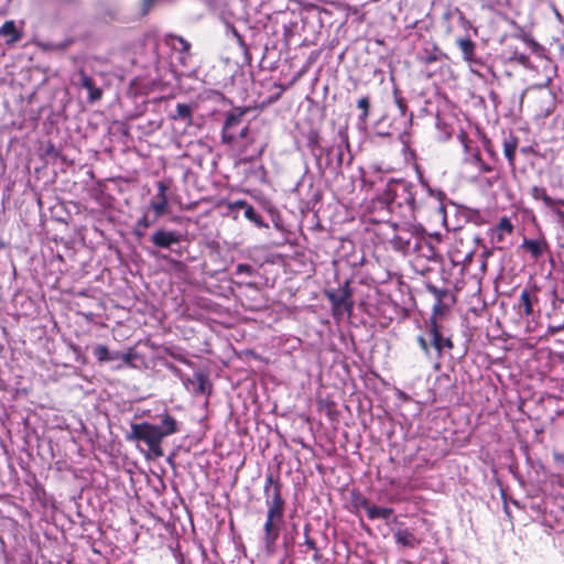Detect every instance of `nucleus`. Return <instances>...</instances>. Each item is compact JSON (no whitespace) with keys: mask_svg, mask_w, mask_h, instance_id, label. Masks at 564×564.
<instances>
[{"mask_svg":"<svg viewBox=\"0 0 564 564\" xmlns=\"http://www.w3.org/2000/svg\"><path fill=\"white\" fill-rule=\"evenodd\" d=\"M282 489L283 484L278 475L274 476L272 473L265 475L263 496L267 513L262 541L268 554L275 551L276 541L284 524L286 500L282 495Z\"/></svg>","mask_w":564,"mask_h":564,"instance_id":"f257e3e1","label":"nucleus"},{"mask_svg":"<svg viewBox=\"0 0 564 564\" xmlns=\"http://www.w3.org/2000/svg\"><path fill=\"white\" fill-rule=\"evenodd\" d=\"M384 192L394 214L403 219H415L419 209L415 184L403 178H391L387 183Z\"/></svg>","mask_w":564,"mask_h":564,"instance_id":"f03ea898","label":"nucleus"},{"mask_svg":"<svg viewBox=\"0 0 564 564\" xmlns=\"http://www.w3.org/2000/svg\"><path fill=\"white\" fill-rule=\"evenodd\" d=\"M376 235L380 242L389 245L394 251L402 254L413 250L417 231L409 226H398L394 223H384L379 226Z\"/></svg>","mask_w":564,"mask_h":564,"instance_id":"7ed1b4c3","label":"nucleus"},{"mask_svg":"<svg viewBox=\"0 0 564 564\" xmlns=\"http://www.w3.org/2000/svg\"><path fill=\"white\" fill-rule=\"evenodd\" d=\"M126 438L127 441H142L155 456L160 457L163 455L161 444L164 434L161 433L158 425L148 422L132 423L131 432Z\"/></svg>","mask_w":564,"mask_h":564,"instance_id":"20e7f679","label":"nucleus"},{"mask_svg":"<svg viewBox=\"0 0 564 564\" xmlns=\"http://www.w3.org/2000/svg\"><path fill=\"white\" fill-rule=\"evenodd\" d=\"M326 296L332 304L333 314L335 316L343 315L344 313L350 315L352 313V292L348 280L338 289L327 291Z\"/></svg>","mask_w":564,"mask_h":564,"instance_id":"39448f33","label":"nucleus"},{"mask_svg":"<svg viewBox=\"0 0 564 564\" xmlns=\"http://www.w3.org/2000/svg\"><path fill=\"white\" fill-rule=\"evenodd\" d=\"M249 111L246 107L234 108L226 115L225 122L221 128V142L227 145H232L237 142V131L240 129L243 116Z\"/></svg>","mask_w":564,"mask_h":564,"instance_id":"423d86ee","label":"nucleus"},{"mask_svg":"<svg viewBox=\"0 0 564 564\" xmlns=\"http://www.w3.org/2000/svg\"><path fill=\"white\" fill-rule=\"evenodd\" d=\"M366 214L369 218V221L379 224L380 226L384 223H391L389 220V216L394 214V212L392 210L390 200H388L386 197L384 191L367 203Z\"/></svg>","mask_w":564,"mask_h":564,"instance_id":"0eeeda50","label":"nucleus"},{"mask_svg":"<svg viewBox=\"0 0 564 564\" xmlns=\"http://www.w3.org/2000/svg\"><path fill=\"white\" fill-rule=\"evenodd\" d=\"M427 334L438 358L442 357L444 351H449L454 348L452 335H446L444 327L434 317H430L427 322Z\"/></svg>","mask_w":564,"mask_h":564,"instance_id":"6e6552de","label":"nucleus"},{"mask_svg":"<svg viewBox=\"0 0 564 564\" xmlns=\"http://www.w3.org/2000/svg\"><path fill=\"white\" fill-rule=\"evenodd\" d=\"M232 145L238 147L242 163H251L264 154L268 143L262 142L257 144L256 133H253L243 141L237 139V142Z\"/></svg>","mask_w":564,"mask_h":564,"instance_id":"1a4fd4ad","label":"nucleus"},{"mask_svg":"<svg viewBox=\"0 0 564 564\" xmlns=\"http://www.w3.org/2000/svg\"><path fill=\"white\" fill-rule=\"evenodd\" d=\"M474 249L464 241L456 238L448 250V258L454 267L460 265L465 270L473 261Z\"/></svg>","mask_w":564,"mask_h":564,"instance_id":"9d476101","label":"nucleus"},{"mask_svg":"<svg viewBox=\"0 0 564 564\" xmlns=\"http://www.w3.org/2000/svg\"><path fill=\"white\" fill-rule=\"evenodd\" d=\"M514 226L511 223L510 218L503 216L499 219L498 224L490 229L489 236L491 242L498 248L503 249V242L507 236H511L513 234Z\"/></svg>","mask_w":564,"mask_h":564,"instance_id":"9b49d317","label":"nucleus"},{"mask_svg":"<svg viewBox=\"0 0 564 564\" xmlns=\"http://www.w3.org/2000/svg\"><path fill=\"white\" fill-rule=\"evenodd\" d=\"M156 187L158 193L150 202V208L154 212V220H158L162 215H164L169 208V185L163 181H160L156 183Z\"/></svg>","mask_w":564,"mask_h":564,"instance_id":"f8f14e48","label":"nucleus"},{"mask_svg":"<svg viewBox=\"0 0 564 564\" xmlns=\"http://www.w3.org/2000/svg\"><path fill=\"white\" fill-rule=\"evenodd\" d=\"M151 240L155 247L169 249L172 245L182 240V235L175 230L159 229L153 232Z\"/></svg>","mask_w":564,"mask_h":564,"instance_id":"ddd939ff","label":"nucleus"},{"mask_svg":"<svg viewBox=\"0 0 564 564\" xmlns=\"http://www.w3.org/2000/svg\"><path fill=\"white\" fill-rule=\"evenodd\" d=\"M521 248L528 251L534 261H538L544 253L550 252V245L544 237L539 239H523Z\"/></svg>","mask_w":564,"mask_h":564,"instance_id":"4468645a","label":"nucleus"},{"mask_svg":"<svg viewBox=\"0 0 564 564\" xmlns=\"http://www.w3.org/2000/svg\"><path fill=\"white\" fill-rule=\"evenodd\" d=\"M446 57L436 43H427L417 54L420 64L429 66Z\"/></svg>","mask_w":564,"mask_h":564,"instance_id":"2eb2a0df","label":"nucleus"},{"mask_svg":"<svg viewBox=\"0 0 564 564\" xmlns=\"http://www.w3.org/2000/svg\"><path fill=\"white\" fill-rule=\"evenodd\" d=\"M165 43L181 54L180 62L181 64H185L186 58L191 55V43L183 36L175 34L166 35Z\"/></svg>","mask_w":564,"mask_h":564,"instance_id":"dca6fc26","label":"nucleus"},{"mask_svg":"<svg viewBox=\"0 0 564 564\" xmlns=\"http://www.w3.org/2000/svg\"><path fill=\"white\" fill-rule=\"evenodd\" d=\"M538 288L535 285L523 289L519 297V307L522 310L524 316L533 314V305L538 303Z\"/></svg>","mask_w":564,"mask_h":564,"instance_id":"f3484780","label":"nucleus"},{"mask_svg":"<svg viewBox=\"0 0 564 564\" xmlns=\"http://www.w3.org/2000/svg\"><path fill=\"white\" fill-rule=\"evenodd\" d=\"M79 82L78 84L88 91V101L96 102L102 97V89L98 87L95 80L86 74L84 69H79Z\"/></svg>","mask_w":564,"mask_h":564,"instance_id":"a211bd4d","label":"nucleus"},{"mask_svg":"<svg viewBox=\"0 0 564 564\" xmlns=\"http://www.w3.org/2000/svg\"><path fill=\"white\" fill-rule=\"evenodd\" d=\"M0 36L4 39L7 45H13L23 37V32L18 30L13 20H8L0 28Z\"/></svg>","mask_w":564,"mask_h":564,"instance_id":"6ab92c4d","label":"nucleus"},{"mask_svg":"<svg viewBox=\"0 0 564 564\" xmlns=\"http://www.w3.org/2000/svg\"><path fill=\"white\" fill-rule=\"evenodd\" d=\"M456 45L460 50L463 59L467 63H476V43L470 37H458Z\"/></svg>","mask_w":564,"mask_h":564,"instance_id":"aec40b11","label":"nucleus"},{"mask_svg":"<svg viewBox=\"0 0 564 564\" xmlns=\"http://www.w3.org/2000/svg\"><path fill=\"white\" fill-rule=\"evenodd\" d=\"M413 251L422 254L427 259H433L437 256L435 247L423 235L419 232L413 245Z\"/></svg>","mask_w":564,"mask_h":564,"instance_id":"412c9836","label":"nucleus"},{"mask_svg":"<svg viewBox=\"0 0 564 564\" xmlns=\"http://www.w3.org/2000/svg\"><path fill=\"white\" fill-rule=\"evenodd\" d=\"M361 506L366 509L367 517L370 520H375V519H384V520H387L393 513V509L392 508H383V507H378L376 505H370L367 499L362 500Z\"/></svg>","mask_w":564,"mask_h":564,"instance_id":"4be33fe9","label":"nucleus"},{"mask_svg":"<svg viewBox=\"0 0 564 564\" xmlns=\"http://www.w3.org/2000/svg\"><path fill=\"white\" fill-rule=\"evenodd\" d=\"M519 139L512 133L503 140V154L508 160V164L511 169L516 167V151L518 148Z\"/></svg>","mask_w":564,"mask_h":564,"instance_id":"5701e85b","label":"nucleus"},{"mask_svg":"<svg viewBox=\"0 0 564 564\" xmlns=\"http://www.w3.org/2000/svg\"><path fill=\"white\" fill-rule=\"evenodd\" d=\"M93 354L99 362H106L120 358L119 354L111 355L105 345H97L94 348ZM121 358L124 360V362L129 364L131 361V354H123Z\"/></svg>","mask_w":564,"mask_h":564,"instance_id":"b1692460","label":"nucleus"},{"mask_svg":"<svg viewBox=\"0 0 564 564\" xmlns=\"http://www.w3.org/2000/svg\"><path fill=\"white\" fill-rule=\"evenodd\" d=\"M395 542L402 546L414 549L420 545L421 540H419L413 532L408 529H398L394 532Z\"/></svg>","mask_w":564,"mask_h":564,"instance_id":"393cba45","label":"nucleus"},{"mask_svg":"<svg viewBox=\"0 0 564 564\" xmlns=\"http://www.w3.org/2000/svg\"><path fill=\"white\" fill-rule=\"evenodd\" d=\"M541 88L542 86H539L538 100L541 101V105L538 109V113L549 116L554 109L553 95L551 93L542 91Z\"/></svg>","mask_w":564,"mask_h":564,"instance_id":"a878e982","label":"nucleus"},{"mask_svg":"<svg viewBox=\"0 0 564 564\" xmlns=\"http://www.w3.org/2000/svg\"><path fill=\"white\" fill-rule=\"evenodd\" d=\"M311 524L306 523L304 527V544L311 551H313V561L318 563L322 560V553L319 547L317 546L316 541L310 535Z\"/></svg>","mask_w":564,"mask_h":564,"instance_id":"bb28decb","label":"nucleus"},{"mask_svg":"<svg viewBox=\"0 0 564 564\" xmlns=\"http://www.w3.org/2000/svg\"><path fill=\"white\" fill-rule=\"evenodd\" d=\"M171 118L173 120H182L186 123V126H191L193 123L192 107L187 104H177L176 112Z\"/></svg>","mask_w":564,"mask_h":564,"instance_id":"cd10ccee","label":"nucleus"},{"mask_svg":"<svg viewBox=\"0 0 564 564\" xmlns=\"http://www.w3.org/2000/svg\"><path fill=\"white\" fill-rule=\"evenodd\" d=\"M194 380L197 383L195 392L197 394H207L212 393V384L209 382L208 376L202 371L194 373Z\"/></svg>","mask_w":564,"mask_h":564,"instance_id":"c85d7f7f","label":"nucleus"},{"mask_svg":"<svg viewBox=\"0 0 564 564\" xmlns=\"http://www.w3.org/2000/svg\"><path fill=\"white\" fill-rule=\"evenodd\" d=\"M159 430L162 434H164V437L175 434L178 432L177 423L175 419L170 415L169 413H165L162 417L161 425L159 426Z\"/></svg>","mask_w":564,"mask_h":564,"instance_id":"c756f323","label":"nucleus"},{"mask_svg":"<svg viewBox=\"0 0 564 564\" xmlns=\"http://www.w3.org/2000/svg\"><path fill=\"white\" fill-rule=\"evenodd\" d=\"M530 194L535 200L541 199L549 208H553V206L556 205L555 199L547 195L546 189L544 187L533 186L531 188Z\"/></svg>","mask_w":564,"mask_h":564,"instance_id":"7c9ffc66","label":"nucleus"},{"mask_svg":"<svg viewBox=\"0 0 564 564\" xmlns=\"http://www.w3.org/2000/svg\"><path fill=\"white\" fill-rule=\"evenodd\" d=\"M357 108L361 110L358 117L359 121L366 123L369 118L370 98L368 96L360 97L357 101Z\"/></svg>","mask_w":564,"mask_h":564,"instance_id":"2f4dec72","label":"nucleus"},{"mask_svg":"<svg viewBox=\"0 0 564 564\" xmlns=\"http://www.w3.org/2000/svg\"><path fill=\"white\" fill-rule=\"evenodd\" d=\"M245 217L259 228L268 227V224L264 223L262 216L258 214L251 205L245 210Z\"/></svg>","mask_w":564,"mask_h":564,"instance_id":"473e14b6","label":"nucleus"},{"mask_svg":"<svg viewBox=\"0 0 564 564\" xmlns=\"http://www.w3.org/2000/svg\"><path fill=\"white\" fill-rule=\"evenodd\" d=\"M393 98H394V102L399 109L400 115L402 117H405L406 112H408V102H406L405 98L402 96V93L399 88L393 89Z\"/></svg>","mask_w":564,"mask_h":564,"instance_id":"72a5a7b5","label":"nucleus"},{"mask_svg":"<svg viewBox=\"0 0 564 564\" xmlns=\"http://www.w3.org/2000/svg\"><path fill=\"white\" fill-rule=\"evenodd\" d=\"M426 289L434 295L436 302H443V299L448 295L447 289H438L433 284H427Z\"/></svg>","mask_w":564,"mask_h":564,"instance_id":"f704fd0d","label":"nucleus"},{"mask_svg":"<svg viewBox=\"0 0 564 564\" xmlns=\"http://www.w3.org/2000/svg\"><path fill=\"white\" fill-rule=\"evenodd\" d=\"M474 160L479 169L480 172H484V173H489L492 171V166L487 164L482 159H481V155H480V152L477 151L475 154H474Z\"/></svg>","mask_w":564,"mask_h":564,"instance_id":"c9c22d12","label":"nucleus"},{"mask_svg":"<svg viewBox=\"0 0 564 564\" xmlns=\"http://www.w3.org/2000/svg\"><path fill=\"white\" fill-rule=\"evenodd\" d=\"M254 132L251 130L250 126L249 124H245L243 127H241L238 131H237V139L239 141H243L245 139H247L248 137H250L251 134H253Z\"/></svg>","mask_w":564,"mask_h":564,"instance_id":"e433bc0d","label":"nucleus"},{"mask_svg":"<svg viewBox=\"0 0 564 564\" xmlns=\"http://www.w3.org/2000/svg\"><path fill=\"white\" fill-rule=\"evenodd\" d=\"M252 273H253V268L250 264L239 263L236 267V274L252 275Z\"/></svg>","mask_w":564,"mask_h":564,"instance_id":"4c0bfd02","label":"nucleus"},{"mask_svg":"<svg viewBox=\"0 0 564 564\" xmlns=\"http://www.w3.org/2000/svg\"><path fill=\"white\" fill-rule=\"evenodd\" d=\"M156 220H150L148 214H144L137 223L138 227H142L143 230L152 226Z\"/></svg>","mask_w":564,"mask_h":564,"instance_id":"58836bf2","label":"nucleus"},{"mask_svg":"<svg viewBox=\"0 0 564 564\" xmlns=\"http://www.w3.org/2000/svg\"><path fill=\"white\" fill-rule=\"evenodd\" d=\"M444 308H445V306H444L443 302H435L432 307L431 317H434L435 319H437V315H442L444 312Z\"/></svg>","mask_w":564,"mask_h":564,"instance_id":"ea45409f","label":"nucleus"},{"mask_svg":"<svg viewBox=\"0 0 564 564\" xmlns=\"http://www.w3.org/2000/svg\"><path fill=\"white\" fill-rule=\"evenodd\" d=\"M231 33H232L234 37L236 39V41H237L238 45H239L241 48L247 50V48H248V46H247V44H246V42H245V40H243V36H242L238 31H237V29H236V28H231Z\"/></svg>","mask_w":564,"mask_h":564,"instance_id":"a19ab883","label":"nucleus"},{"mask_svg":"<svg viewBox=\"0 0 564 564\" xmlns=\"http://www.w3.org/2000/svg\"><path fill=\"white\" fill-rule=\"evenodd\" d=\"M512 59L517 61L519 64H521V65H523L525 67L530 63L529 56L523 54V53H514V56L512 57Z\"/></svg>","mask_w":564,"mask_h":564,"instance_id":"79ce46f5","label":"nucleus"},{"mask_svg":"<svg viewBox=\"0 0 564 564\" xmlns=\"http://www.w3.org/2000/svg\"><path fill=\"white\" fill-rule=\"evenodd\" d=\"M564 329V325H557V326H552L550 325L546 330H545V334H544V337L545 338H549L551 336H554L556 333L561 332Z\"/></svg>","mask_w":564,"mask_h":564,"instance_id":"37998d69","label":"nucleus"},{"mask_svg":"<svg viewBox=\"0 0 564 564\" xmlns=\"http://www.w3.org/2000/svg\"><path fill=\"white\" fill-rule=\"evenodd\" d=\"M319 141V135L316 131H311L308 134V145L317 147Z\"/></svg>","mask_w":564,"mask_h":564,"instance_id":"c03bdc74","label":"nucleus"},{"mask_svg":"<svg viewBox=\"0 0 564 564\" xmlns=\"http://www.w3.org/2000/svg\"><path fill=\"white\" fill-rule=\"evenodd\" d=\"M417 344L425 355H430V346L423 336L417 337Z\"/></svg>","mask_w":564,"mask_h":564,"instance_id":"a18cd8bd","label":"nucleus"},{"mask_svg":"<svg viewBox=\"0 0 564 564\" xmlns=\"http://www.w3.org/2000/svg\"><path fill=\"white\" fill-rule=\"evenodd\" d=\"M250 206V204H248L246 200L243 199H239V200H236L231 205H230V208L231 209H236V208H241V209H247V207Z\"/></svg>","mask_w":564,"mask_h":564,"instance_id":"49530a36","label":"nucleus"},{"mask_svg":"<svg viewBox=\"0 0 564 564\" xmlns=\"http://www.w3.org/2000/svg\"><path fill=\"white\" fill-rule=\"evenodd\" d=\"M276 87L280 88V91L269 98V100H268L269 104L278 101L281 98V96L285 89L282 85H276Z\"/></svg>","mask_w":564,"mask_h":564,"instance_id":"de8ad7c7","label":"nucleus"},{"mask_svg":"<svg viewBox=\"0 0 564 564\" xmlns=\"http://www.w3.org/2000/svg\"><path fill=\"white\" fill-rule=\"evenodd\" d=\"M551 209L560 220H564V212L562 209L557 208L556 205Z\"/></svg>","mask_w":564,"mask_h":564,"instance_id":"09e8293b","label":"nucleus"},{"mask_svg":"<svg viewBox=\"0 0 564 564\" xmlns=\"http://www.w3.org/2000/svg\"><path fill=\"white\" fill-rule=\"evenodd\" d=\"M531 44L534 53L540 54L541 52H543V46L540 45L538 42L532 41Z\"/></svg>","mask_w":564,"mask_h":564,"instance_id":"8fccbe9b","label":"nucleus"},{"mask_svg":"<svg viewBox=\"0 0 564 564\" xmlns=\"http://www.w3.org/2000/svg\"><path fill=\"white\" fill-rule=\"evenodd\" d=\"M173 357H174L176 360H178L180 362L185 364V365H187V366H192V365H193V362H192L189 359H187V358H185V357H183V356H175V355H173Z\"/></svg>","mask_w":564,"mask_h":564,"instance_id":"3c124183","label":"nucleus"},{"mask_svg":"<svg viewBox=\"0 0 564 564\" xmlns=\"http://www.w3.org/2000/svg\"><path fill=\"white\" fill-rule=\"evenodd\" d=\"M155 0H143V7L144 9L148 11L152 4L154 3Z\"/></svg>","mask_w":564,"mask_h":564,"instance_id":"603ef678","label":"nucleus"},{"mask_svg":"<svg viewBox=\"0 0 564 564\" xmlns=\"http://www.w3.org/2000/svg\"><path fill=\"white\" fill-rule=\"evenodd\" d=\"M134 235L138 237H142L144 235V230L142 229V227H138L137 225L134 229Z\"/></svg>","mask_w":564,"mask_h":564,"instance_id":"864d4df0","label":"nucleus"},{"mask_svg":"<svg viewBox=\"0 0 564 564\" xmlns=\"http://www.w3.org/2000/svg\"><path fill=\"white\" fill-rule=\"evenodd\" d=\"M52 1L56 2V3H75L78 0H52Z\"/></svg>","mask_w":564,"mask_h":564,"instance_id":"5fc2aeb1","label":"nucleus"},{"mask_svg":"<svg viewBox=\"0 0 564 564\" xmlns=\"http://www.w3.org/2000/svg\"><path fill=\"white\" fill-rule=\"evenodd\" d=\"M455 13L458 14L460 20H465L466 19L464 12L462 10H459L458 8L455 9Z\"/></svg>","mask_w":564,"mask_h":564,"instance_id":"6e6d98bb","label":"nucleus"},{"mask_svg":"<svg viewBox=\"0 0 564 564\" xmlns=\"http://www.w3.org/2000/svg\"><path fill=\"white\" fill-rule=\"evenodd\" d=\"M555 202H556V206L557 205L564 206V200L563 199H555Z\"/></svg>","mask_w":564,"mask_h":564,"instance_id":"4d7b16f0","label":"nucleus"},{"mask_svg":"<svg viewBox=\"0 0 564 564\" xmlns=\"http://www.w3.org/2000/svg\"><path fill=\"white\" fill-rule=\"evenodd\" d=\"M451 15H452V11H451V10H448V11L444 14V17H445L446 19H449V18H451Z\"/></svg>","mask_w":564,"mask_h":564,"instance_id":"13d9d810","label":"nucleus"},{"mask_svg":"<svg viewBox=\"0 0 564 564\" xmlns=\"http://www.w3.org/2000/svg\"><path fill=\"white\" fill-rule=\"evenodd\" d=\"M555 15H556V18H558V19H561V18H562L561 13H560L557 10H555Z\"/></svg>","mask_w":564,"mask_h":564,"instance_id":"bf43d9fd","label":"nucleus"},{"mask_svg":"<svg viewBox=\"0 0 564 564\" xmlns=\"http://www.w3.org/2000/svg\"><path fill=\"white\" fill-rule=\"evenodd\" d=\"M551 80H552L551 78H547L544 86H549L551 84Z\"/></svg>","mask_w":564,"mask_h":564,"instance_id":"052dcab7","label":"nucleus"},{"mask_svg":"<svg viewBox=\"0 0 564 564\" xmlns=\"http://www.w3.org/2000/svg\"><path fill=\"white\" fill-rule=\"evenodd\" d=\"M341 158H343V153L340 152L339 155H338V161L339 162L341 161Z\"/></svg>","mask_w":564,"mask_h":564,"instance_id":"680f3d73","label":"nucleus"}]
</instances>
